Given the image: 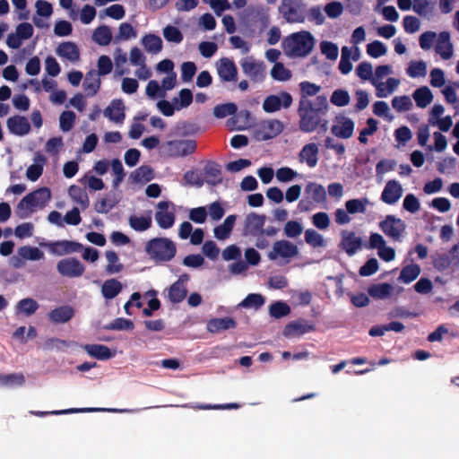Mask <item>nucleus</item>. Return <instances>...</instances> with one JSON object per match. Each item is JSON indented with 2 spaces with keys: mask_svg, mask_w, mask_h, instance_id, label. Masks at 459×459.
I'll list each match as a JSON object with an SVG mask.
<instances>
[{
  "mask_svg": "<svg viewBox=\"0 0 459 459\" xmlns=\"http://www.w3.org/2000/svg\"><path fill=\"white\" fill-rule=\"evenodd\" d=\"M134 326V323L130 319L118 317L104 325L103 328L105 330H133Z\"/></svg>",
  "mask_w": 459,
  "mask_h": 459,
  "instance_id": "nucleus-57",
  "label": "nucleus"
},
{
  "mask_svg": "<svg viewBox=\"0 0 459 459\" xmlns=\"http://www.w3.org/2000/svg\"><path fill=\"white\" fill-rule=\"evenodd\" d=\"M237 326V322L232 317L212 318L207 322V331L212 333H217Z\"/></svg>",
  "mask_w": 459,
  "mask_h": 459,
  "instance_id": "nucleus-24",
  "label": "nucleus"
},
{
  "mask_svg": "<svg viewBox=\"0 0 459 459\" xmlns=\"http://www.w3.org/2000/svg\"><path fill=\"white\" fill-rule=\"evenodd\" d=\"M122 290V284L117 279H109L104 281L101 292L106 299L116 298Z\"/></svg>",
  "mask_w": 459,
  "mask_h": 459,
  "instance_id": "nucleus-34",
  "label": "nucleus"
},
{
  "mask_svg": "<svg viewBox=\"0 0 459 459\" xmlns=\"http://www.w3.org/2000/svg\"><path fill=\"white\" fill-rule=\"evenodd\" d=\"M25 383V377L22 373L0 374V385L4 386L22 385Z\"/></svg>",
  "mask_w": 459,
  "mask_h": 459,
  "instance_id": "nucleus-50",
  "label": "nucleus"
},
{
  "mask_svg": "<svg viewBox=\"0 0 459 459\" xmlns=\"http://www.w3.org/2000/svg\"><path fill=\"white\" fill-rule=\"evenodd\" d=\"M195 140H171L166 143V152L170 157H185L196 151Z\"/></svg>",
  "mask_w": 459,
  "mask_h": 459,
  "instance_id": "nucleus-9",
  "label": "nucleus"
},
{
  "mask_svg": "<svg viewBox=\"0 0 459 459\" xmlns=\"http://www.w3.org/2000/svg\"><path fill=\"white\" fill-rule=\"evenodd\" d=\"M69 195L79 204L82 209H86L89 206V197L84 189L82 187L73 185L68 189Z\"/></svg>",
  "mask_w": 459,
  "mask_h": 459,
  "instance_id": "nucleus-40",
  "label": "nucleus"
},
{
  "mask_svg": "<svg viewBox=\"0 0 459 459\" xmlns=\"http://www.w3.org/2000/svg\"><path fill=\"white\" fill-rule=\"evenodd\" d=\"M129 225L135 231H145L152 227V218L132 215L129 217Z\"/></svg>",
  "mask_w": 459,
  "mask_h": 459,
  "instance_id": "nucleus-44",
  "label": "nucleus"
},
{
  "mask_svg": "<svg viewBox=\"0 0 459 459\" xmlns=\"http://www.w3.org/2000/svg\"><path fill=\"white\" fill-rule=\"evenodd\" d=\"M403 195V188L396 180H389L386 182L381 194V200L386 204H394Z\"/></svg>",
  "mask_w": 459,
  "mask_h": 459,
  "instance_id": "nucleus-20",
  "label": "nucleus"
},
{
  "mask_svg": "<svg viewBox=\"0 0 459 459\" xmlns=\"http://www.w3.org/2000/svg\"><path fill=\"white\" fill-rule=\"evenodd\" d=\"M290 313V307L283 301H275L269 307V314L275 319H280Z\"/></svg>",
  "mask_w": 459,
  "mask_h": 459,
  "instance_id": "nucleus-43",
  "label": "nucleus"
},
{
  "mask_svg": "<svg viewBox=\"0 0 459 459\" xmlns=\"http://www.w3.org/2000/svg\"><path fill=\"white\" fill-rule=\"evenodd\" d=\"M318 147L315 143H307L299 152V160L306 161L309 168L316 166L318 161Z\"/></svg>",
  "mask_w": 459,
  "mask_h": 459,
  "instance_id": "nucleus-30",
  "label": "nucleus"
},
{
  "mask_svg": "<svg viewBox=\"0 0 459 459\" xmlns=\"http://www.w3.org/2000/svg\"><path fill=\"white\" fill-rule=\"evenodd\" d=\"M237 215L230 214L223 221L222 224L216 226L213 230L214 237L219 240H225L230 236L233 230Z\"/></svg>",
  "mask_w": 459,
  "mask_h": 459,
  "instance_id": "nucleus-32",
  "label": "nucleus"
},
{
  "mask_svg": "<svg viewBox=\"0 0 459 459\" xmlns=\"http://www.w3.org/2000/svg\"><path fill=\"white\" fill-rule=\"evenodd\" d=\"M134 181L135 182H149L153 178V170L150 166L143 165L135 169L132 174Z\"/></svg>",
  "mask_w": 459,
  "mask_h": 459,
  "instance_id": "nucleus-51",
  "label": "nucleus"
},
{
  "mask_svg": "<svg viewBox=\"0 0 459 459\" xmlns=\"http://www.w3.org/2000/svg\"><path fill=\"white\" fill-rule=\"evenodd\" d=\"M379 228L389 238L394 241H401L406 230V224L402 219L389 214L379 222Z\"/></svg>",
  "mask_w": 459,
  "mask_h": 459,
  "instance_id": "nucleus-6",
  "label": "nucleus"
},
{
  "mask_svg": "<svg viewBox=\"0 0 459 459\" xmlns=\"http://www.w3.org/2000/svg\"><path fill=\"white\" fill-rule=\"evenodd\" d=\"M299 254V249L296 245L288 240H278L273 245V249L268 253V258L272 261L276 260L278 257L290 259Z\"/></svg>",
  "mask_w": 459,
  "mask_h": 459,
  "instance_id": "nucleus-12",
  "label": "nucleus"
},
{
  "mask_svg": "<svg viewBox=\"0 0 459 459\" xmlns=\"http://www.w3.org/2000/svg\"><path fill=\"white\" fill-rule=\"evenodd\" d=\"M330 101L337 107H344L350 102V95L347 91L338 89L333 92Z\"/></svg>",
  "mask_w": 459,
  "mask_h": 459,
  "instance_id": "nucleus-63",
  "label": "nucleus"
},
{
  "mask_svg": "<svg viewBox=\"0 0 459 459\" xmlns=\"http://www.w3.org/2000/svg\"><path fill=\"white\" fill-rule=\"evenodd\" d=\"M83 350L92 358L106 360L114 356L110 349L102 344H85Z\"/></svg>",
  "mask_w": 459,
  "mask_h": 459,
  "instance_id": "nucleus-31",
  "label": "nucleus"
},
{
  "mask_svg": "<svg viewBox=\"0 0 459 459\" xmlns=\"http://www.w3.org/2000/svg\"><path fill=\"white\" fill-rule=\"evenodd\" d=\"M300 89V99L299 101L302 100H310L308 97L316 96L318 92L321 91V87L316 83L310 82L308 81H303L299 83Z\"/></svg>",
  "mask_w": 459,
  "mask_h": 459,
  "instance_id": "nucleus-42",
  "label": "nucleus"
},
{
  "mask_svg": "<svg viewBox=\"0 0 459 459\" xmlns=\"http://www.w3.org/2000/svg\"><path fill=\"white\" fill-rule=\"evenodd\" d=\"M33 160L35 163L29 166L26 171L27 178L32 182L37 181L41 177L47 158L40 152H37Z\"/></svg>",
  "mask_w": 459,
  "mask_h": 459,
  "instance_id": "nucleus-29",
  "label": "nucleus"
},
{
  "mask_svg": "<svg viewBox=\"0 0 459 459\" xmlns=\"http://www.w3.org/2000/svg\"><path fill=\"white\" fill-rule=\"evenodd\" d=\"M394 287L387 282L371 284L368 288V293L375 299H384L391 295Z\"/></svg>",
  "mask_w": 459,
  "mask_h": 459,
  "instance_id": "nucleus-33",
  "label": "nucleus"
},
{
  "mask_svg": "<svg viewBox=\"0 0 459 459\" xmlns=\"http://www.w3.org/2000/svg\"><path fill=\"white\" fill-rule=\"evenodd\" d=\"M279 13L290 23H301L306 19V4L301 0H282Z\"/></svg>",
  "mask_w": 459,
  "mask_h": 459,
  "instance_id": "nucleus-5",
  "label": "nucleus"
},
{
  "mask_svg": "<svg viewBox=\"0 0 459 459\" xmlns=\"http://www.w3.org/2000/svg\"><path fill=\"white\" fill-rule=\"evenodd\" d=\"M305 191L307 194L311 195L312 199L321 204L326 200V192L323 186L316 183H308L306 186Z\"/></svg>",
  "mask_w": 459,
  "mask_h": 459,
  "instance_id": "nucleus-41",
  "label": "nucleus"
},
{
  "mask_svg": "<svg viewBox=\"0 0 459 459\" xmlns=\"http://www.w3.org/2000/svg\"><path fill=\"white\" fill-rule=\"evenodd\" d=\"M367 53L373 58H378L386 53V48L381 41L374 40L367 45Z\"/></svg>",
  "mask_w": 459,
  "mask_h": 459,
  "instance_id": "nucleus-64",
  "label": "nucleus"
},
{
  "mask_svg": "<svg viewBox=\"0 0 459 459\" xmlns=\"http://www.w3.org/2000/svg\"><path fill=\"white\" fill-rule=\"evenodd\" d=\"M76 116L73 111H63L59 117V126L63 132L70 131L74 124Z\"/></svg>",
  "mask_w": 459,
  "mask_h": 459,
  "instance_id": "nucleus-58",
  "label": "nucleus"
},
{
  "mask_svg": "<svg viewBox=\"0 0 459 459\" xmlns=\"http://www.w3.org/2000/svg\"><path fill=\"white\" fill-rule=\"evenodd\" d=\"M329 104L325 95L316 96L314 101H299L298 116L299 127L303 133H325L328 130L326 115L329 111Z\"/></svg>",
  "mask_w": 459,
  "mask_h": 459,
  "instance_id": "nucleus-1",
  "label": "nucleus"
},
{
  "mask_svg": "<svg viewBox=\"0 0 459 459\" xmlns=\"http://www.w3.org/2000/svg\"><path fill=\"white\" fill-rule=\"evenodd\" d=\"M136 37V30L128 22H123L119 25L118 33L116 36V40H126L131 38Z\"/></svg>",
  "mask_w": 459,
  "mask_h": 459,
  "instance_id": "nucleus-62",
  "label": "nucleus"
},
{
  "mask_svg": "<svg viewBox=\"0 0 459 459\" xmlns=\"http://www.w3.org/2000/svg\"><path fill=\"white\" fill-rule=\"evenodd\" d=\"M16 308L19 312L30 316L37 311L39 304L31 298H25L17 303Z\"/></svg>",
  "mask_w": 459,
  "mask_h": 459,
  "instance_id": "nucleus-45",
  "label": "nucleus"
},
{
  "mask_svg": "<svg viewBox=\"0 0 459 459\" xmlns=\"http://www.w3.org/2000/svg\"><path fill=\"white\" fill-rule=\"evenodd\" d=\"M368 200L367 198L362 199H351L345 204L346 210L350 214L364 213L367 210Z\"/></svg>",
  "mask_w": 459,
  "mask_h": 459,
  "instance_id": "nucleus-49",
  "label": "nucleus"
},
{
  "mask_svg": "<svg viewBox=\"0 0 459 459\" xmlns=\"http://www.w3.org/2000/svg\"><path fill=\"white\" fill-rule=\"evenodd\" d=\"M377 125H378V122L375 118L370 117L367 120L368 126L363 128L360 131L359 138H358V140L359 141L360 143H363V144L368 143V136L372 135L374 133L377 132Z\"/></svg>",
  "mask_w": 459,
  "mask_h": 459,
  "instance_id": "nucleus-56",
  "label": "nucleus"
},
{
  "mask_svg": "<svg viewBox=\"0 0 459 459\" xmlns=\"http://www.w3.org/2000/svg\"><path fill=\"white\" fill-rule=\"evenodd\" d=\"M283 130V124L277 119L261 122L254 130L257 141H267L279 135Z\"/></svg>",
  "mask_w": 459,
  "mask_h": 459,
  "instance_id": "nucleus-8",
  "label": "nucleus"
},
{
  "mask_svg": "<svg viewBox=\"0 0 459 459\" xmlns=\"http://www.w3.org/2000/svg\"><path fill=\"white\" fill-rule=\"evenodd\" d=\"M412 97L419 108H424L431 103L433 94L427 86L418 88L412 94Z\"/></svg>",
  "mask_w": 459,
  "mask_h": 459,
  "instance_id": "nucleus-36",
  "label": "nucleus"
},
{
  "mask_svg": "<svg viewBox=\"0 0 459 459\" xmlns=\"http://www.w3.org/2000/svg\"><path fill=\"white\" fill-rule=\"evenodd\" d=\"M217 72L222 82H236L238 69L233 60L222 57L217 62Z\"/></svg>",
  "mask_w": 459,
  "mask_h": 459,
  "instance_id": "nucleus-16",
  "label": "nucleus"
},
{
  "mask_svg": "<svg viewBox=\"0 0 459 459\" xmlns=\"http://www.w3.org/2000/svg\"><path fill=\"white\" fill-rule=\"evenodd\" d=\"M56 270L64 277L78 278L84 273L85 266L76 257H67L57 263Z\"/></svg>",
  "mask_w": 459,
  "mask_h": 459,
  "instance_id": "nucleus-10",
  "label": "nucleus"
},
{
  "mask_svg": "<svg viewBox=\"0 0 459 459\" xmlns=\"http://www.w3.org/2000/svg\"><path fill=\"white\" fill-rule=\"evenodd\" d=\"M313 331H315V325L313 324H308L305 319H299L287 324L282 333L286 338H291Z\"/></svg>",
  "mask_w": 459,
  "mask_h": 459,
  "instance_id": "nucleus-18",
  "label": "nucleus"
},
{
  "mask_svg": "<svg viewBox=\"0 0 459 459\" xmlns=\"http://www.w3.org/2000/svg\"><path fill=\"white\" fill-rule=\"evenodd\" d=\"M18 254L23 259L30 261H38L43 258L44 254L38 247L30 246H23L18 249Z\"/></svg>",
  "mask_w": 459,
  "mask_h": 459,
  "instance_id": "nucleus-48",
  "label": "nucleus"
},
{
  "mask_svg": "<svg viewBox=\"0 0 459 459\" xmlns=\"http://www.w3.org/2000/svg\"><path fill=\"white\" fill-rule=\"evenodd\" d=\"M179 98H174L173 103L176 105L177 110L187 108L193 102V93L189 89H182L178 93Z\"/></svg>",
  "mask_w": 459,
  "mask_h": 459,
  "instance_id": "nucleus-52",
  "label": "nucleus"
},
{
  "mask_svg": "<svg viewBox=\"0 0 459 459\" xmlns=\"http://www.w3.org/2000/svg\"><path fill=\"white\" fill-rule=\"evenodd\" d=\"M335 123L331 127V133L338 138L349 139L354 132V122L342 115L335 117Z\"/></svg>",
  "mask_w": 459,
  "mask_h": 459,
  "instance_id": "nucleus-14",
  "label": "nucleus"
},
{
  "mask_svg": "<svg viewBox=\"0 0 459 459\" xmlns=\"http://www.w3.org/2000/svg\"><path fill=\"white\" fill-rule=\"evenodd\" d=\"M56 54L60 57L65 58L72 63H75L80 59V50L77 45L71 41L59 44L56 48Z\"/></svg>",
  "mask_w": 459,
  "mask_h": 459,
  "instance_id": "nucleus-25",
  "label": "nucleus"
},
{
  "mask_svg": "<svg viewBox=\"0 0 459 459\" xmlns=\"http://www.w3.org/2000/svg\"><path fill=\"white\" fill-rule=\"evenodd\" d=\"M420 273V267L419 264H408L402 269L398 280L403 283H410L417 279Z\"/></svg>",
  "mask_w": 459,
  "mask_h": 459,
  "instance_id": "nucleus-39",
  "label": "nucleus"
},
{
  "mask_svg": "<svg viewBox=\"0 0 459 459\" xmlns=\"http://www.w3.org/2000/svg\"><path fill=\"white\" fill-rule=\"evenodd\" d=\"M187 295L186 285L172 283L168 290V299L171 303L177 304L182 302Z\"/></svg>",
  "mask_w": 459,
  "mask_h": 459,
  "instance_id": "nucleus-37",
  "label": "nucleus"
},
{
  "mask_svg": "<svg viewBox=\"0 0 459 459\" xmlns=\"http://www.w3.org/2000/svg\"><path fill=\"white\" fill-rule=\"evenodd\" d=\"M243 73L254 82L264 81L265 65L263 61L255 60L252 56L242 58L239 62Z\"/></svg>",
  "mask_w": 459,
  "mask_h": 459,
  "instance_id": "nucleus-7",
  "label": "nucleus"
},
{
  "mask_svg": "<svg viewBox=\"0 0 459 459\" xmlns=\"http://www.w3.org/2000/svg\"><path fill=\"white\" fill-rule=\"evenodd\" d=\"M51 199V192L48 187L38 188L25 195L17 204L16 213L19 218L30 216L34 208H43Z\"/></svg>",
  "mask_w": 459,
  "mask_h": 459,
  "instance_id": "nucleus-3",
  "label": "nucleus"
},
{
  "mask_svg": "<svg viewBox=\"0 0 459 459\" xmlns=\"http://www.w3.org/2000/svg\"><path fill=\"white\" fill-rule=\"evenodd\" d=\"M407 74L412 78L425 76L427 74L426 63L423 61H411L407 68Z\"/></svg>",
  "mask_w": 459,
  "mask_h": 459,
  "instance_id": "nucleus-59",
  "label": "nucleus"
},
{
  "mask_svg": "<svg viewBox=\"0 0 459 459\" xmlns=\"http://www.w3.org/2000/svg\"><path fill=\"white\" fill-rule=\"evenodd\" d=\"M6 126L12 134L18 136L26 135L30 131V124L23 116L15 115L10 117L6 121Z\"/></svg>",
  "mask_w": 459,
  "mask_h": 459,
  "instance_id": "nucleus-19",
  "label": "nucleus"
},
{
  "mask_svg": "<svg viewBox=\"0 0 459 459\" xmlns=\"http://www.w3.org/2000/svg\"><path fill=\"white\" fill-rule=\"evenodd\" d=\"M271 76L275 81L286 82L291 78L292 74L282 63H275L271 70Z\"/></svg>",
  "mask_w": 459,
  "mask_h": 459,
  "instance_id": "nucleus-47",
  "label": "nucleus"
},
{
  "mask_svg": "<svg viewBox=\"0 0 459 459\" xmlns=\"http://www.w3.org/2000/svg\"><path fill=\"white\" fill-rule=\"evenodd\" d=\"M82 248V245L81 243L70 240H58L49 244L50 252L57 255L79 252Z\"/></svg>",
  "mask_w": 459,
  "mask_h": 459,
  "instance_id": "nucleus-21",
  "label": "nucleus"
},
{
  "mask_svg": "<svg viewBox=\"0 0 459 459\" xmlns=\"http://www.w3.org/2000/svg\"><path fill=\"white\" fill-rule=\"evenodd\" d=\"M74 316V309L68 305L52 309L48 314V319L54 324H65Z\"/></svg>",
  "mask_w": 459,
  "mask_h": 459,
  "instance_id": "nucleus-22",
  "label": "nucleus"
},
{
  "mask_svg": "<svg viewBox=\"0 0 459 459\" xmlns=\"http://www.w3.org/2000/svg\"><path fill=\"white\" fill-rule=\"evenodd\" d=\"M436 52L440 55L444 60H448L453 56V45L450 42V34L447 31H442L438 35Z\"/></svg>",
  "mask_w": 459,
  "mask_h": 459,
  "instance_id": "nucleus-27",
  "label": "nucleus"
},
{
  "mask_svg": "<svg viewBox=\"0 0 459 459\" xmlns=\"http://www.w3.org/2000/svg\"><path fill=\"white\" fill-rule=\"evenodd\" d=\"M100 76L94 69L87 72L82 86L88 97H93L99 91L101 84Z\"/></svg>",
  "mask_w": 459,
  "mask_h": 459,
  "instance_id": "nucleus-26",
  "label": "nucleus"
},
{
  "mask_svg": "<svg viewBox=\"0 0 459 459\" xmlns=\"http://www.w3.org/2000/svg\"><path fill=\"white\" fill-rule=\"evenodd\" d=\"M170 203L161 201L157 204L158 211L155 213V220L161 229H169L175 222V213L169 212Z\"/></svg>",
  "mask_w": 459,
  "mask_h": 459,
  "instance_id": "nucleus-17",
  "label": "nucleus"
},
{
  "mask_svg": "<svg viewBox=\"0 0 459 459\" xmlns=\"http://www.w3.org/2000/svg\"><path fill=\"white\" fill-rule=\"evenodd\" d=\"M145 252L156 263L171 261L177 254L176 244L168 238H154L145 245Z\"/></svg>",
  "mask_w": 459,
  "mask_h": 459,
  "instance_id": "nucleus-4",
  "label": "nucleus"
},
{
  "mask_svg": "<svg viewBox=\"0 0 459 459\" xmlns=\"http://www.w3.org/2000/svg\"><path fill=\"white\" fill-rule=\"evenodd\" d=\"M106 258L108 262V264L106 267V272L108 274H114L119 273L123 269V264H117L118 256L115 251L108 250L106 252Z\"/></svg>",
  "mask_w": 459,
  "mask_h": 459,
  "instance_id": "nucleus-54",
  "label": "nucleus"
},
{
  "mask_svg": "<svg viewBox=\"0 0 459 459\" xmlns=\"http://www.w3.org/2000/svg\"><path fill=\"white\" fill-rule=\"evenodd\" d=\"M412 106L411 100L409 96H396L392 100V107L397 112H403L411 109Z\"/></svg>",
  "mask_w": 459,
  "mask_h": 459,
  "instance_id": "nucleus-60",
  "label": "nucleus"
},
{
  "mask_svg": "<svg viewBox=\"0 0 459 459\" xmlns=\"http://www.w3.org/2000/svg\"><path fill=\"white\" fill-rule=\"evenodd\" d=\"M292 96L287 91H281L279 95H269L263 102V109L266 113H274L281 108H288L292 104Z\"/></svg>",
  "mask_w": 459,
  "mask_h": 459,
  "instance_id": "nucleus-11",
  "label": "nucleus"
},
{
  "mask_svg": "<svg viewBox=\"0 0 459 459\" xmlns=\"http://www.w3.org/2000/svg\"><path fill=\"white\" fill-rule=\"evenodd\" d=\"M238 110V107L235 103L229 102L224 104H219L213 108V115L217 118H223L228 116L234 115Z\"/></svg>",
  "mask_w": 459,
  "mask_h": 459,
  "instance_id": "nucleus-53",
  "label": "nucleus"
},
{
  "mask_svg": "<svg viewBox=\"0 0 459 459\" xmlns=\"http://www.w3.org/2000/svg\"><path fill=\"white\" fill-rule=\"evenodd\" d=\"M265 302V299L263 295L258 293L248 294L239 304L240 307L246 308H260Z\"/></svg>",
  "mask_w": 459,
  "mask_h": 459,
  "instance_id": "nucleus-46",
  "label": "nucleus"
},
{
  "mask_svg": "<svg viewBox=\"0 0 459 459\" xmlns=\"http://www.w3.org/2000/svg\"><path fill=\"white\" fill-rule=\"evenodd\" d=\"M266 216L250 212L246 216L243 234L245 236H260L264 234V225L265 223Z\"/></svg>",
  "mask_w": 459,
  "mask_h": 459,
  "instance_id": "nucleus-13",
  "label": "nucleus"
},
{
  "mask_svg": "<svg viewBox=\"0 0 459 459\" xmlns=\"http://www.w3.org/2000/svg\"><path fill=\"white\" fill-rule=\"evenodd\" d=\"M314 45V37L306 30L292 33L282 42L283 51L290 57L307 56L312 51Z\"/></svg>",
  "mask_w": 459,
  "mask_h": 459,
  "instance_id": "nucleus-2",
  "label": "nucleus"
},
{
  "mask_svg": "<svg viewBox=\"0 0 459 459\" xmlns=\"http://www.w3.org/2000/svg\"><path fill=\"white\" fill-rule=\"evenodd\" d=\"M305 241L313 247L325 246V239L323 236L311 229L305 231Z\"/></svg>",
  "mask_w": 459,
  "mask_h": 459,
  "instance_id": "nucleus-61",
  "label": "nucleus"
},
{
  "mask_svg": "<svg viewBox=\"0 0 459 459\" xmlns=\"http://www.w3.org/2000/svg\"><path fill=\"white\" fill-rule=\"evenodd\" d=\"M163 36L167 41L176 44H178L183 40L182 32L178 27L173 25H167L163 29Z\"/></svg>",
  "mask_w": 459,
  "mask_h": 459,
  "instance_id": "nucleus-55",
  "label": "nucleus"
},
{
  "mask_svg": "<svg viewBox=\"0 0 459 459\" xmlns=\"http://www.w3.org/2000/svg\"><path fill=\"white\" fill-rule=\"evenodd\" d=\"M205 182L211 186H217L222 182L221 166L215 161H208L204 168Z\"/></svg>",
  "mask_w": 459,
  "mask_h": 459,
  "instance_id": "nucleus-23",
  "label": "nucleus"
},
{
  "mask_svg": "<svg viewBox=\"0 0 459 459\" xmlns=\"http://www.w3.org/2000/svg\"><path fill=\"white\" fill-rule=\"evenodd\" d=\"M105 117L115 123H122L125 119V107L121 100H114L104 110Z\"/></svg>",
  "mask_w": 459,
  "mask_h": 459,
  "instance_id": "nucleus-28",
  "label": "nucleus"
},
{
  "mask_svg": "<svg viewBox=\"0 0 459 459\" xmlns=\"http://www.w3.org/2000/svg\"><path fill=\"white\" fill-rule=\"evenodd\" d=\"M340 248L344 250L349 256L354 255L362 247V239L356 236L355 232L342 230Z\"/></svg>",
  "mask_w": 459,
  "mask_h": 459,
  "instance_id": "nucleus-15",
  "label": "nucleus"
},
{
  "mask_svg": "<svg viewBox=\"0 0 459 459\" xmlns=\"http://www.w3.org/2000/svg\"><path fill=\"white\" fill-rule=\"evenodd\" d=\"M142 44L149 53L157 54L162 49V40L155 34H146L142 39Z\"/></svg>",
  "mask_w": 459,
  "mask_h": 459,
  "instance_id": "nucleus-35",
  "label": "nucleus"
},
{
  "mask_svg": "<svg viewBox=\"0 0 459 459\" xmlns=\"http://www.w3.org/2000/svg\"><path fill=\"white\" fill-rule=\"evenodd\" d=\"M92 39L100 46H107L112 40L111 30L107 25L99 26L93 32Z\"/></svg>",
  "mask_w": 459,
  "mask_h": 459,
  "instance_id": "nucleus-38",
  "label": "nucleus"
}]
</instances>
